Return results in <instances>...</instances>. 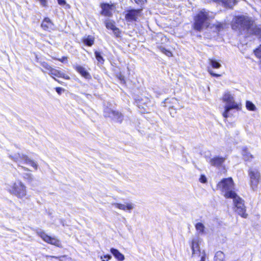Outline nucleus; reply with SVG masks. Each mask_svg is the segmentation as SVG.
I'll return each mask as SVG.
<instances>
[{
    "label": "nucleus",
    "mask_w": 261,
    "mask_h": 261,
    "mask_svg": "<svg viewBox=\"0 0 261 261\" xmlns=\"http://www.w3.org/2000/svg\"><path fill=\"white\" fill-rule=\"evenodd\" d=\"M232 29L238 30L241 33L246 35H261V30L258 28L251 19L248 17L241 16L233 18L232 22Z\"/></svg>",
    "instance_id": "obj_1"
},
{
    "label": "nucleus",
    "mask_w": 261,
    "mask_h": 261,
    "mask_svg": "<svg viewBox=\"0 0 261 261\" xmlns=\"http://www.w3.org/2000/svg\"><path fill=\"white\" fill-rule=\"evenodd\" d=\"M215 14L205 9L200 10L194 17L193 24L194 29L198 31H201L204 28H207L210 24L211 20L215 18Z\"/></svg>",
    "instance_id": "obj_2"
},
{
    "label": "nucleus",
    "mask_w": 261,
    "mask_h": 261,
    "mask_svg": "<svg viewBox=\"0 0 261 261\" xmlns=\"http://www.w3.org/2000/svg\"><path fill=\"white\" fill-rule=\"evenodd\" d=\"M7 190L11 194L20 199L24 198L27 195V187L19 180H17L9 185Z\"/></svg>",
    "instance_id": "obj_3"
},
{
    "label": "nucleus",
    "mask_w": 261,
    "mask_h": 261,
    "mask_svg": "<svg viewBox=\"0 0 261 261\" xmlns=\"http://www.w3.org/2000/svg\"><path fill=\"white\" fill-rule=\"evenodd\" d=\"M233 182L231 178L223 179L217 185L218 188L222 191L226 198H232L237 194L233 191Z\"/></svg>",
    "instance_id": "obj_4"
},
{
    "label": "nucleus",
    "mask_w": 261,
    "mask_h": 261,
    "mask_svg": "<svg viewBox=\"0 0 261 261\" xmlns=\"http://www.w3.org/2000/svg\"><path fill=\"white\" fill-rule=\"evenodd\" d=\"M222 100L225 103V110L223 113V116L225 118L228 117V113L232 109H237L239 105L234 100L233 96L229 92H226L223 95Z\"/></svg>",
    "instance_id": "obj_5"
},
{
    "label": "nucleus",
    "mask_w": 261,
    "mask_h": 261,
    "mask_svg": "<svg viewBox=\"0 0 261 261\" xmlns=\"http://www.w3.org/2000/svg\"><path fill=\"white\" fill-rule=\"evenodd\" d=\"M9 156L11 159L13 160L16 162L19 163H24L27 164H29L31 166H32L35 170H37L38 168V165L37 164V163H35L32 160H31L30 158H29L26 155L17 153L15 154L14 155H10Z\"/></svg>",
    "instance_id": "obj_6"
},
{
    "label": "nucleus",
    "mask_w": 261,
    "mask_h": 261,
    "mask_svg": "<svg viewBox=\"0 0 261 261\" xmlns=\"http://www.w3.org/2000/svg\"><path fill=\"white\" fill-rule=\"evenodd\" d=\"M233 199L236 211L238 214L243 218H247L248 215L246 213V208L244 205V201L237 194L231 198Z\"/></svg>",
    "instance_id": "obj_7"
},
{
    "label": "nucleus",
    "mask_w": 261,
    "mask_h": 261,
    "mask_svg": "<svg viewBox=\"0 0 261 261\" xmlns=\"http://www.w3.org/2000/svg\"><path fill=\"white\" fill-rule=\"evenodd\" d=\"M249 175L250 178L251 187L253 190H254L259 181L260 173L256 169L251 168L249 170Z\"/></svg>",
    "instance_id": "obj_8"
},
{
    "label": "nucleus",
    "mask_w": 261,
    "mask_h": 261,
    "mask_svg": "<svg viewBox=\"0 0 261 261\" xmlns=\"http://www.w3.org/2000/svg\"><path fill=\"white\" fill-rule=\"evenodd\" d=\"M37 234L45 242H46L48 244H50L55 245L58 247L60 246V242L56 238L51 237L48 236L47 234H46L45 232H42V231L38 232Z\"/></svg>",
    "instance_id": "obj_9"
},
{
    "label": "nucleus",
    "mask_w": 261,
    "mask_h": 261,
    "mask_svg": "<svg viewBox=\"0 0 261 261\" xmlns=\"http://www.w3.org/2000/svg\"><path fill=\"white\" fill-rule=\"evenodd\" d=\"M104 115L105 117H110L118 122H121L122 120V115L121 114L109 108H106L105 109Z\"/></svg>",
    "instance_id": "obj_10"
},
{
    "label": "nucleus",
    "mask_w": 261,
    "mask_h": 261,
    "mask_svg": "<svg viewBox=\"0 0 261 261\" xmlns=\"http://www.w3.org/2000/svg\"><path fill=\"white\" fill-rule=\"evenodd\" d=\"M191 248L192 250V256H200L201 254L199 246V239L198 238H193L191 243Z\"/></svg>",
    "instance_id": "obj_11"
},
{
    "label": "nucleus",
    "mask_w": 261,
    "mask_h": 261,
    "mask_svg": "<svg viewBox=\"0 0 261 261\" xmlns=\"http://www.w3.org/2000/svg\"><path fill=\"white\" fill-rule=\"evenodd\" d=\"M141 13V9L129 10L125 15V18L129 21H136L138 17L140 16Z\"/></svg>",
    "instance_id": "obj_12"
},
{
    "label": "nucleus",
    "mask_w": 261,
    "mask_h": 261,
    "mask_svg": "<svg viewBox=\"0 0 261 261\" xmlns=\"http://www.w3.org/2000/svg\"><path fill=\"white\" fill-rule=\"evenodd\" d=\"M48 74H49L55 81H58L55 78V77H62L66 80H69L70 79L68 75L65 74L61 71L54 68L51 69L50 72H48Z\"/></svg>",
    "instance_id": "obj_13"
},
{
    "label": "nucleus",
    "mask_w": 261,
    "mask_h": 261,
    "mask_svg": "<svg viewBox=\"0 0 261 261\" xmlns=\"http://www.w3.org/2000/svg\"><path fill=\"white\" fill-rule=\"evenodd\" d=\"M226 157L216 156L211 158L209 161V163L213 166L220 167L226 160Z\"/></svg>",
    "instance_id": "obj_14"
},
{
    "label": "nucleus",
    "mask_w": 261,
    "mask_h": 261,
    "mask_svg": "<svg viewBox=\"0 0 261 261\" xmlns=\"http://www.w3.org/2000/svg\"><path fill=\"white\" fill-rule=\"evenodd\" d=\"M115 207L123 211L130 212L135 207L134 204L132 203H124V204L115 203L112 204Z\"/></svg>",
    "instance_id": "obj_15"
},
{
    "label": "nucleus",
    "mask_w": 261,
    "mask_h": 261,
    "mask_svg": "<svg viewBox=\"0 0 261 261\" xmlns=\"http://www.w3.org/2000/svg\"><path fill=\"white\" fill-rule=\"evenodd\" d=\"M206 2L222 3L226 7L232 8L236 4V0H206Z\"/></svg>",
    "instance_id": "obj_16"
},
{
    "label": "nucleus",
    "mask_w": 261,
    "mask_h": 261,
    "mask_svg": "<svg viewBox=\"0 0 261 261\" xmlns=\"http://www.w3.org/2000/svg\"><path fill=\"white\" fill-rule=\"evenodd\" d=\"M102 14L106 16L111 15L112 11L113 10L114 6L107 4L101 5Z\"/></svg>",
    "instance_id": "obj_17"
},
{
    "label": "nucleus",
    "mask_w": 261,
    "mask_h": 261,
    "mask_svg": "<svg viewBox=\"0 0 261 261\" xmlns=\"http://www.w3.org/2000/svg\"><path fill=\"white\" fill-rule=\"evenodd\" d=\"M75 70L83 77L86 79H90V75L86 69L81 65H76L74 67Z\"/></svg>",
    "instance_id": "obj_18"
},
{
    "label": "nucleus",
    "mask_w": 261,
    "mask_h": 261,
    "mask_svg": "<svg viewBox=\"0 0 261 261\" xmlns=\"http://www.w3.org/2000/svg\"><path fill=\"white\" fill-rule=\"evenodd\" d=\"M106 26L108 29L112 30L116 36L119 34V30L115 25V22L113 21L108 20L106 22Z\"/></svg>",
    "instance_id": "obj_19"
},
{
    "label": "nucleus",
    "mask_w": 261,
    "mask_h": 261,
    "mask_svg": "<svg viewBox=\"0 0 261 261\" xmlns=\"http://www.w3.org/2000/svg\"><path fill=\"white\" fill-rule=\"evenodd\" d=\"M41 27L44 30L50 31L53 29V24L49 18H45L41 24Z\"/></svg>",
    "instance_id": "obj_20"
},
{
    "label": "nucleus",
    "mask_w": 261,
    "mask_h": 261,
    "mask_svg": "<svg viewBox=\"0 0 261 261\" xmlns=\"http://www.w3.org/2000/svg\"><path fill=\"white\" fill-rule=\"evenodd\" d=\"M110 251L114 256L119 261H123L124 260V255L118 250L112 248L111 249Z\"/></svg>",
    "instance_id": "obj_21"
},
{
    "label": "nucleus",
    "mask_w": 261,
    "mask_h": 261,
    "mask_svg": "<svg viewBox=\"0 0 261 261\" xmlns=\"http://www.w3.org/2000/svg\"><path fill=\"white\" fill-rule=\"evenodd\" d=\"M94 41V38L92 36H88L83 39V42L85 44L89 46H92Z\"/></svg>",
    "instance_id": "obj_22"
},
{
    "label": "nucleus",
    "mask_w": 261,
    "mask_h": 261,
    "mask_svg": "<svg viewBox=\"0 0 261 261\" xmlns=\"http://www.w3.org/2000/svg\"><path fill=\"white\" fill-rule=\"evenodd\" d=\"M208 63L213 68L219 69L221 67V64L214 59H209Z\"/></svg>",
    "instance_id": "obj_23"
},
{
    "label": "nucleus",
    "mask_w": 261,
    "mask_h": 261,
    "mask_svg": "<svg viewBox=\"0 0 261 261\" xmlns=\"http://www.w3.org/2000/svg\"><path fill=\"white\" fill-rule=\"evenodd\" d=\"M42 67L45 69H42L41 70L45 73H47L48 72H50L51 69L53 68L47 63L45 62H42L40 63Z\"/></svg>",
    "instance_id": "obj_24"
},
{
    "label": "nucleus",
    "mask_w": 261,
    "mask_h": 261,
    "mask_svg": "<svg viewBox=\"0 0 261 261\" xmlns=\"http://www.w3.org/2000/svg\"><path fill=\"white\" fill-rule=\"evenodd\" d=\"M196 230L200 234H203L204 232L205 227L203 224L199 222L195 225Z\"/></svg>",
    "instance_id": "obj_25"
},
{
    "label": "nucleus",
    "mask_w": 261,
    "mask_h": 261,
    "mask_svg": "<svg viewBox=\"0 0 261 261\" xmlns=\"http://www.w3.org/2000/svg\"><path fill=\"white\" fill-rule=\"evenodd\" d=\"M225 256L224 253L222 251H218L215 256V261H223Z\"/></svg>",
    "instance_id": "obj_26"
},
{
    "label": "nucleus",
    "mask_w": 261,
    "mask_h": 261,
    "mask_svg": "<svg viewBox=\"0 0 261 261\" xmlns=\"http://www.w3.org/2000/svg\"><path fill=\"white\" fill-rule=\"evenodd\" d=\"M242 155L245 160H249L250 159L252 158V155L249 152L246 148L243 149Z\"/></svg>",
    "instance_id": "obj_27"
},
{
    "label": "nucleus",
    "mask_w": 261,
    "mask_h": 261,
    "mask_svg": "<svg viewBox=\"0 0 261 261\" xmlns=\"http://www.w3.org/2000/svg\"><path fill=\"white\" fill-rule=\"evenodd\" d=\"M246 107L249 111H255L256 110L255 106L250 101L246 102Z\"/></svg>",
    "instance_id": "obj_28"
},
{
    "label": "nucleus",
    "mask_w": 261,
    "mask_h": 261,
    "mask_svg": "<svg viewBox=\"0 0 261 261\" xmlns=\"http://www.w3.org/2000/svg\"><path fill=\"white\" fill-rule=\"evenodd\" d=\"M94 54L97 61L101 64H103L104 62V59L101 56V54L100 52L96 51H95Z\"/></svg>",
    "instance_id": "obj_29"
},
{
    "label": "nucleus",
    "mask_w": 261,
    "mask_h": 261,
    "mask_svg": "<svg viewBox=\"0 0 261 261\" xmlns=\"http://www.w3.org/2000/svg\"><path fill=\"white\" fill-rule=\"evenodd\" d=\"M159 49H160V50L163 53V54H164L165 55H166L168 57H171L172 56V53L170 51V50H168L167 49H166V48H165L164 47H162V46H160Z\"/></svg>",
    "instance_id": "obj_30"
},
{
    "label": "nucleus",
    "mask_w": 261,
    "mask_h": 261,
    "mask_svg": "<svg viewBox=\"0 0 261 261\" xmlns=\"http://www.w3.org/2000/svg\"><path fill=\"white\" fill-rule=\"evenodd\" d=\"M111 258L112 256L110 255H106L100 257L101 261H109Z\"/></svg>",
    "instance_id": "obj_31"
},
{
    "label": "nucleus",
    "mask_w": 261,
    "mask_h": 261,
    "mask_svg": "<svg viewBox=\"0 0 261 261\" xmlns=\"http://www.w3.org/2000/svg\"><path fill=\"white\" fill-rule=\"evenodd\" d=\"M208 72L212 76H215V77L220 76V74L215 73L213 72V71L211 69H208Z\"/></svg>",
    "instance_id": "obj_32"
},
{
    "label": "nucleus",
    "mask_w": 261,
    "mask_h": 261,
    "mask_svg": "<svg viewBox=\"0 0 261 261\" xmlns=\"http://www.w3.org/2000/svg\"><path fill=\"white\" fill-rule=\"evenodd\" d=\"M215 25L218 31H220L222 29H223V24L220 22H218Z\"/></svg>",
    "instance_id": "obj_33"
},
{
    "label": "nucleus",
    "mask_w": 261,
    "mask_h": 261,
    "mask_svg": "<svg viewBox=\"0 0 261 261\" xmlns=\"http://www.w3.org/2000/svg\"><path fill=\"white\" fill-rule=\"evenodd\" d=\"M24 178L25 179L29 180L30 181H31L33 179L32 175L31 174H30V173L25 174V176H24Z\"/></svg>",
    "instance_id": "obj_34"
},
{
    "label": "nucleus",
    "mask_w": 261,
    "mask_h": 261,
    "mask_svg": "<svg viewBox=\"0 0 261 261\" xmlns=\"http://www.w3.org/2000/svg\"><path fill=\"white\" fill-rule=\"evenodd\" d=\"M56 91L59 94H61L62 92L64 91V89L62 88L57 87L56 88Z\"/></svg>",
    "instance_id": "obj_35"
},
{
    "label": "nucleus",
    "mask_w": 261,
    "mask_h": 261,
    "mask_svg": "<svg viewBox=\"0 0 261 261\" xmlns=\"http://www.w3.org/2000/svg\"><path fill=\"white\" fill-rule=\"evenodd\" d=\"M199 180L202 183H205L206 182V178L204 175H201Z\"/></svg>",
    "instance_id": "obj_36"
},
{
    "label": "nucleus",
    "mask_w": 261,
    "mask_h": 261,
    "mask_svg": "<svg viewBox=\"0 0 261 261\" xmlns=\"http://www.w3.org/2000/svg\"><path fill=\"white\" fill-rule=\"evenodd\" d=\"M135 2L138 5H142L145 3L146 0H134Z\"/></svg>",
    "instance_id": "obj_37"
},
{
    "label": "nucleus",
    "mask_w": 261,
    "mask_h": 261,
    "mask_svg": "<svg viewBox=\"0 0 261 261\" xmlns=\"http://www.w3.org/2000/svg\"><path fill=\"white\" fill-rule=\"evenodd\" d=\"M54 59L57 60L61 62H64L66 60H67V57H63L61 59L54 58Z\"/></svg>",
    "instance_id": "obj_38"
},
{
    "label": "nucleus",
    "mask_w": 261,
    "mask_h": 261,
    "mask_svg": "<svg viewBox=\"0 0 261 261\" xmlns=\"http://www.w3.org/2000/svg\"><path fill=\"white\" fill-rule=\"evenodd\" d=\"M58 1V3L59 5H65L66 4V2L65 0H57Z\"/></svg>",
    "instance_id": "obj_39"
},
{
    "label": "nucleus",
    "mask_w": 261,
    "mask_h": 261,
    "mask_svg": "<svg viewBox=\"0 0 261 261\" xmlns=\"http://www.w3.org/2000/svg\"><path fill=\"white\" fill-rule=\"evenodd\" d=\"M205 254L204 252H203L202 255L201 257V259L200 261H205Z\"/></svg>",
    "instance_id": "obj_40"
},
{
    "label": "nucleus",
    "mask_w": 261,
    "mask_h": 261,
    "mask_svg": "<svg viewBox=\"0 0 261 261\" xmlns=\"http://www.w3.org/2000/svg\"><path fill=\"white\" fill-rule=\"evenodd\" d=\"M141 103V101H140L139 100H138V107L139 108H140V103Z\"/></svg>",
    "instance_id": "obj_41"
},
{
    "label": "nucleus",
    "mask_w": 261,
    "mask_h": 261,
    "mask_svg": "<svg viewBox=\"0 0 261 261\" xmlns=\"http://www.w3.org/2000/svg\"><path fill=\"white\" fill-rule=\"evenodd\" d=\"M172 100L173 101L172 102H173V101H176V99L175 98H172Z\"/></svg>",
    "instance_id": "obj_42"
},
{
    "label": "nucleus",
    "mask_w": 261,
    "mask_h": 261,
    "mask_svg": "<svg viewBox=\"0 0 261 261\" xmlns=\"http://www.w3.org/2000/svg\"><path fill=\"white\" fill-rule=\"evenodd\" d=\"M168 99H166V102H168Z\"/></svg>",
    "instance_id": "obj_43"
},
{
    "label": "nucleus",
    "mask_w": 261,
    "mask_h": 261,
    "mask_svg": "<svg viewBox=\"0 0 261 261\" xmlns=\"http://www.w3.org/2000/svg\"><path fill=\"white\" fill-rule=\"evenodd\" d=\"M261 1V0H260Z\"/></svg>",
    "instance_id": "obj_44"
}]
</instances>
